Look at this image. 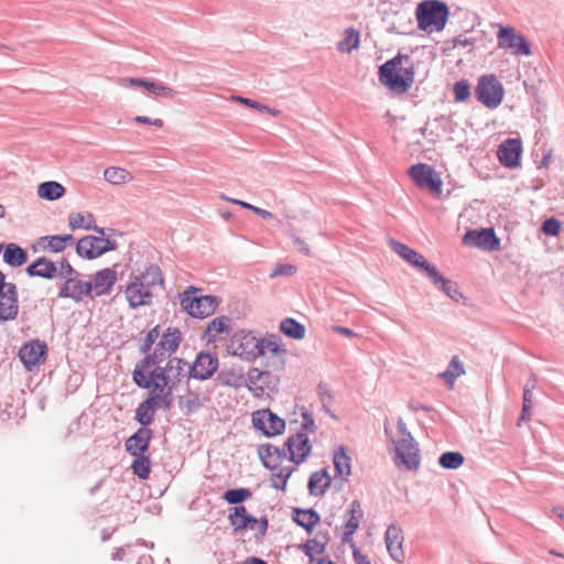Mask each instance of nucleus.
Listing matches in <instances>:
<instances>
[{"label": "nucleus", "mask_w": 564, "mask_h": 564, "mask_svg": "<svg viewBox=\"0 0 564 564\" xmlns=\"http://www.w3.org/2000/svg\"><path fill=\"white\" fill-rule=\"evenodd\" d=\"M226 350L229 356L246 362H253L270 355L271 359L267 360L268 367L278 371H284L286 368V345L274 334L259 337L251 329H239L230 336Z\"/></svg>", "instance_id": "1"}, {"label": "nucleus", "mask_w": 564, "mask_h": 564, "mask_svg": "<svg viewBox=\"0 0 564 564\" xmlns=\"http://www.w3.org/2000/svg\"><path fill=\"white\" fill-rule=\"evenodd\" d=\"M387 449L394 466L401 471H416L421 466V451L417 441L409 431L405 421L399 416L395 427L384 424Z\"/></svg>", "instance_id": "2"}, {"label": "nucleus", "mask_w": 564, "mask_h": 564, "mask_svg": "<svg viewBox=\"0 0 564 564\" xmlns=\"http://www.w3.org/2000/svg\"><path fill=\"white\" fill-rule=\"evenodd\" d=\"M156 360L147 356L134 369L133 380L140 388L149 390V397L159 403V408L169 409L173 402V390L169 384L165 370L155 367Z\"/></svg>", "instance_id": "3"}, {"label": "nucleus", "mask_w": 564, "mask_h": 564, "mask_svg": "<svg viewBox=\"0 0 564 564\" xmlns=\"http://www.w3.org/2000/svg\"><path fill=\"white\" fill-rule=\"evenodd\" d=\"M415 65L408 54L398 53L380 65L378 78L380 84L394 95H404L415 80Z\"/></svg>", "instance_id": "4"}, {"label": "nucleus", "mask_w": 564, "mask_h": 564, "mask_svg": "<svg viewBox=\"0 0 564 564\" xmlns=\"http://www.w3.org/2000/svg\"><path fill=\"white\" fill-rule=\"evenodd\" d=\"M300 414L302 417L301 431L290 435L283 444L289 463L294 467L302 465L311 456L313 445L307 433H313L316 430L314 416L305 406L300 408Z\"/></svg>", "instance_id": "5"}, {"label": "nucleus", "mask_w": 564, "mask_h": 564, "mask_svg": "<svg viewBox=\"0 0 564 564\" xmlns=\"http://www.w3.org/2000/svg\"><path fill=\"white\" fill-rule=\"evenodd\" d=\"M258 456L263 466L271 471V486L278 490H285L295 467L289 463L283 448L269 444L261 445L258 448Z\"/></svg>", "instance_id": "6"}, {"label": "nucleus", "mask_w": 564, "mask_h": 564, "mask_svg": "<svg viewBox=\"0 0 564 564\" xmlns=\"http://www.w3.org/2000/svg\"><path fill=\"white\" fill-rule=\"evenodd\" d=\"M158 279L154 268L133 273L123 289V296L130 308L150 306L153 302V289Z\"/></svg>", "instance_id": "7"}, {"label": "nucleus", "mask_w": 564, "mask_h": 564, "mask_svg": "<svg viewBox=\"0 0 564 564\" xmlns=\"http://www.w3.org/2000/svg\"><path fill=\"white\" fill-rule=\"evenodd\" d=\"M449 8L440 0H424L416 6L417 28L426 33L442 32L448 22Z\"/></svg>", "instance_id": "8"}, {"label": "nucleus", "mask_w": 564, "mask_h": 564, "mask_svg": "<svg viewBox=\"0 0 564 564\" xmlns=\"http://www.w3.org/2000/svg\"><path fill=\"white\" fill-rule=\"evenodd\" d=\"M278 370L265 365V368L250 367L247 371L246 389L256 399H268L278 393L281 377Z\"/></svg>", "instance_id": "9"}, {"label": "nucleus", "mask_w": 564, "mask_h": 564, "mask_svg": "<svg viewBox=\"0 0 564 564\" xmlns=\"http://www.w3.org/2000/svg\"><path fill=\"white\" fill-rule=\"evenodd\" d=\"M496 41L497 48L512 57H530L533 54L529 39L512 25L498 24Z\"/></svg>", "instance_id": "10"}, {"label": "nucleus", "mask_w": 564, "mask_h": 564, "mask_svg": "<svg viewBox=\"0 0 564 564\" xmlns=\"http://www.w3.org/2000/svg\"><path fill=\"white\" fill-rule=\"evenodd\" d=\"M95 231L98 235H87L76 241L75 250L79 258L95 260L117 249L116 241L106 236L104 228Z\"/></svg>", "instance_id": "11"}, {"label": "nucleus", "mask_w": 564, "mask_h": 564, "mask_svg": "<svg viewBox=\"0 0 564 564\" xmlns=\"http://www.w3.org/2000/svg\"><path fill=\"white\" fill-rule=\"evenodd\" d=\"M197 290L188 289L182 294L181 306L192 317L204 319L212 316L218 308L220 300L215 295H196Z\"/></svg>", "instance_id": "12"}, {"label": "nucleus", "mask_w": 564, "mask_h": 564, "mask_svg": "<svg viewBox=\"0 0 564 564\" xmlns=\"http://www.w3.org/2000/svg\"><path fill=\"white\" fill-rule=\"evenodd\" d=\"M475 94L486 108L496 109L503 101L505 88L496 75L487 74L478 78Z\"/></svg>", "instance_id": "13"}, {"label": "nucleus", "mask_w": 564, "mask_h": 564, "mask_svg": "<svg viewBox=\"0 0 564 564\" xmlns=\"http://www.w3.org/2000/svg\"><path fill=\"white\" fill-rule=\"evenodd\" d=\"M413 183L421 189L430 192L433 196H443V181L441 174L426 163H416L408 171Z\"/></svg>", "instance_id": "14"}, {"label": "nucleus", "mask_w": 564, "mask_h": 564, "mask_svg": "<svg viewBox=\"0 0 564 564\" xmlns=\"http://www.w3.org/2000/svg\"><path fill=\"white\" fill-rule=\"evenodd\" d=\"M390 248L412 269L425 275L429 280L438 269L424 254L397 240H390Z\"/></svg>", "instance_id": "15"}, {"label": "nucleus", "mask_w": 564, "mask_h": 564, "mask_svg": "<svg viewBox=\"0 0 564 564\" xmlns=\"http://www.w3.org/2000/svg\"><path fill=\"white\" fill-rule=\"evenodd\" d=\"M251 424L256 432L264 437H275L284 433L285 420L273 413L269 408L256 410L251 413Z\"/></svg>", "instance_id": "16"}, {"label": "nucleus", "mask_w": 564, "mask_h": 564, "mask_svg": "<svg viewBox=\"0 0 564 564\" xmlns=\"http://www.w3.org/2000/svg\"><path fill=\"white\" fill-rule=\"evenodd\" d=\"M228 520L235 532L252 530L257 536H263L268 529L265 518L257 519L252 517L243 506H235L230 509Z\"/></svg>", "instance_id": "17"}, {"label": "nucleus", "mask_w": 564, "mask_h": 564, "mask_svg": "<svg viewBox=\"0 0 564 564\" xmlns=\"http://www.w3.org/2000/svg\"><path fill=\"white\" fill-rule=\"evenodd\" d=\"M19 313L18 293L14 284L6 282L0 271V322L13 321Z\"/></svg>", "instance_id": "18"}, {"label": "nucleus", "mask_w": 564, "mask_h": 564, "mask_svg": "<svg viewBox=\"0 0 564 564\" xmlns=\"http://www.w3.org/2000/svg\"><path fill=\"white\" fill-rule=\"evenodd\" d=\"M118 281L113 267L102 268L90 275L87 281L89 296L100 297L109 295Z\"/></svg>", "instance_id": "19"}, {"label": "nucleus", "mask_w": 564, "mask_h": 564, "mask_svg": "<svg viewBox=\"0 0 564 564\" xmlns=\"http://www.w3.org/2000/svg\"><path fill=\"white\" fill-rule=\"evenodd\" d=\"M522 154V141L518 138L505 140L497 149V158L500 164L510 170H516L521 166Z\"/></svg>", "instance_id": "20"}, {"label": "nucleus", "mask_w": 564, "mask_h": 564, "mask_svg": "<svg viewBox=\"0 0 564 564\" xmlns=\"http://www.w3.org/2000/svg\"><path fill=\"white\" fill-rule=\"evenodd\" d=\"M218 366L219 360L216 354L210 351H200L197 354L189 368V376L200 381L207 380L214 376Z\"/></svg>", "instance_id": "21"}, {"label": "nucleus", "mask_w": 564, "mask_h": 564, "mask_svg": "<svg viewBox=\"0 0 564 564\" xmlns=\"http://www.w3.org/2000/svg\"><path fill=\"white\" fill-rule=\"evenodd\" d=\"M463 242L487 251H495L500 247V240L492 228L468 230L463 237Z\"/></svg>", "instance_id": "22"}, {"label": "nucleus", "mask_w": 564, "mask_h": 564, "mask_svg": "<svg viewBox=\"0 0 564 564\" xmlns=\"http://www.w3.org/2000/svg\"><path fill=\"white\" fill-rule=\"evenodd\" d=\"M119 84L124 88L141 87L148 90L155 98L173 99L176 96L175 89L154 80L126 77L120 79Z\"/></svg>", "instance_id": "23"}, {"label": "nucleus", "mask_w": 564, "mask_h": 564, "mask_svg": "<svg viewBox=\"0 0 564 564\" xmlns=\"http://www.w3.org/2000/svg\"><path fill=\"white\" fill-rule=\"evenodd\" d=\"M231 329V321L225 315L217 316L209 321L200 335V340L206 346H216L217 343Z\"/></svg>", "instance_id": "24"}, {"label": "nucleus", "mask_w": 564, "mask_h": 564, "mask_svg": "<svg viewBox=\"0 0 564 564\" xmlns=\"http://www.w3.org/2000/svg\"><path fill=\"white\" fill-rule=\"evenodd\" d=\"M46 345L41 340H31L25 343L19 351V357L28 370L40 366L46 358Z\"/></svg>", "instance_id": "25"}, {"label": "nucleus", "mask_w": 564, "mask_h": 564, "mask_svg": "<svg viewBox=\"0 0 564 564\" xmlns=\"http://www.w3.org/2000/svg\"><path fill=\"white\" fill-rule=\"evenodd\" d=\"M364 518V511L358 501H352L344 513L343 518V536L344 543H351L352 536L359 529L361 520Z\"/></svg>", "instance_id": "26"}, {"label": "nucleus", "mask_w": 564, "mask_h": 564, "mask_svg": "<svg viewBox=\"0 0 564 564\" xmlns=\"http://www.w3.org/2000/svg\"><path fill=\"white\" fill-rule=\"evenodd\" d=\"M58 296L61 299L72 300L75 303L83 302L89 296L87 281L80 280L79 274L75 275V278L68 276L59 286Z\"/></svg>", "instance_id": "27"}, {"label": "nucleus", "mask_w": 564, "mask_h": 564, "mask_svg": "<svg viewBox=\"0 0 564 564\" xmlns=\"http://www.w3.org/2000/svg\"><path fill=\"white\" fill-rule=\"evenodd\" d=\"M181 339L182 334L178 328H167L152 355V358L156 360V364L170 357L177 349ZM149 356L151 357V355Z\"/></svg>", "instance_id": "28"}, {"label": "nucleus", "mask_w": 564, "mask_h": 564, "mask_svg": "<svg viewBox=\"0 0 564 564\" xmlns=\"http://www.w3.org/2000/svg\"><path fill=\"white\" fill-rule=\"evenodd\" d=\"M431 284L440 292H442L445 296H447L451 301H453L456 304H464L465 303V296L463 295L462 291L459 290L458 284L446 278L440 269L436 270V272L429 279Z\"/></svg>", "instance_id": "29"}, {"label": "nucleus", "mask_w": 564, "mask_h": 564, "mask_svg": "<svg viewBox=\"0 0 564 564\" xmlns=\"http://www.w3.org/2000/svg\"><path fill=\"white\" fill-rule=\"evenodd\" d=\"M384 542L392 561L397 564H402L405 561L403 550L404 535L402 530L397 525H390L384 533Z\"/></svg>", "instance_id": "30"}, {"label": "nucleus", "mask_w": 564, "mask_h": 564, "mask_svg": "<svg viewBox=\"0 0 564 564\" xmlns=\"http://www.w3.org/2000/svg\"><path fill=\"white\" fill-rule=\"evenodd\" d=\"M75 243V238L70 234L47 235L37 239L39 248L48 253H62Z\"/></svg>", "instance_id": "31"}, {"label": "nucleus", "mask_w": 564, "mask_h": 564, "mask_svg": "<svg viewBox=\"0 0 564 564\" xmlns=\"http://www.w3.org/2000/svg\"><path fill=\"white\" fill-rule=\"evenodd\" d=\"M217 381L220 386L232 389H240L246 387L247 372H245L243 367L239 365H232L224 368L218 373Z\"/></svg>", "instance_id": "32"}, {"label": "nucleus", "mask_w": 564, "mask_h": 564, "mask_svg": "<svg viewBox=\"0 0 564 564\" xmlns=\"http://www.w3.org/2000/svg\"><path fill=\"white\" fill-rule=\"evenodd\" d=\"M104 181L113 187H124L134 182L133 173L127 167L119 165L107 166L102 171Z\"/></svg>", "instance_id": "33"}, {"label": "nucleus", "mask_w": 564, "mask_h": 564, "mask_svg": "<svg viewBox=\"0 0 564 564\" xmlns=\"http://www.w3.org/2000/svg\"><path fill=\"white\" fill-rule=\"evenodd\" d=\"M333 463L335 477L341 481H347L351 475V457L346 447L339 446L334 451Z\"/></svg>", "instance_id": "34"}, {"label": "nucleus", "mask_w": 564, "mask_h": 564, "mask_svg": "<svg viewBox=\"0 0 564 564\" xmlns=\"http://www.w3.org/2000/svg\"><path fill=\"white\" fill-rule=\"evenodd\" d=\"M151 440V431L142 427L130 436L126 443L127 451L133 456H144Z\"/></svg>", "instance_id": "35"}, {"label": "nucleus", "mask_w": 564, "mask_h": 564, "mask_svg": "<svg viewBox=\"0 0 564 564\" xmlns=\"http://www.w3.org/2000/svg\"><path fill=\"white\" fill-rule=\"evenodd\" d=\"M67 224L70 230H97L95 216L90 212H75L67 217Z\"/></svg>", "instance_id": "36"}, {"label": "nucleus", "mask_w": 564, "mask_h": 564, "mask_svg": "<svg viewBox=\"0 0 564 564\" xmlns=\"http://www.w3.org/2000/svg\"><path fill=\"white\" fill-rule=\"evenodd\" d=\"M279 330L286 338L301 341L306 336V327L304 324L293 317H284L279 324Z\"/></svg>", "instance_id": "37"}, {"label": "nucleus", "mask_w": 564, "mask_h": 564, "mask_svg": "<svg viewBox=\"0 0 564 564\" xmlns=\"http://www.w3.org/2000/svg\"><path fill=\"white\" fill-rule=\"evenodd\" d=\"M26 272L30 276H36V278L50 280L56 275L57 268L52 260H50L45 257H42V258H39L33 263H31L26 268Z\"/></svg>", "instance_id": "38"}, {"label": "nucleus", "mask_w": 564, "mask_h": 564, "mask_svg": "<svg viewBox=\"0 0 564 564\" xmlns=\"http://www.w3.org/2000/svg\"><path fill=\"white\" fill-rule=\"evenodd\" d=\"M332 478L327 469L313 473L308 479V491L312 496H323L330 487Z\"/></svg>", "instance_id": "39"}, {"label": "nucleus", "mask_w": 564, "mask_h": 564, "mask_svg": "<svg viewBox=\"0 0 564 564\" xmlns=\"http://www.w3.org/2000/svg\"><path fill=\"white\" fill-rule=\"evenodd\" d=\"M66 193V188L56 181H46L39 184L36 194L40 199L54 202L62 198Z\"/></svg>", "instance_id": "40"}, {"label": "nucleus", "mask_w": 564, "mask_h": 564, "mask_svg": "<svg viewBox=\"0 0 564 564\" xmlns=\"http://www.w3.org/2000/svg\"><path fill=\"white\" fill-rule=\"evenodd\" d=\"M328 541V533H324L322 540L310 539L300 547L310 557L311 562H314L325 554Z\"/></svg>", "instance_id": "41"}, {"label": "nucleus", "mask_w": 564, "mask_h": 564, "mask_svg": "<svg viewBox=\"0 0 564 564\" xmlns=\"http://www.w3.org/2000/svg\"><path fill=\"white\" fill-rule=\"evenodd\" d=\"M293 520L304 528L307 533H312L321 518L314 509H297L294 511Z\"/></svg>", "instance_id": "42"}, {"label": "nucleus", "mask_w": 564, "mask_h": 564, "mask_svg": "<svg viewBox=\"0 0 564 564\" xmlns=\"http://www.w3.org/2000/svg\"><path fill=\"white\" fill-rule=\"evenodd\" d=\"M28 260V254L24 249L15 243H8L3 251V261L10 267L18 268L24 264Z\"/></svg>", "instance_id": "43"}, {"label": "nucleus", "mask_w": 564, "mask_h": 564, "mask_svg": "<svg viewBox=\"0 0 564 564\" xmlns=\"http://www.w3.org/2000/svg\"><path fill=\"white\" fill-rule=\"evenodd\" d=\"M360 46V32L354 28L344 31L341 40L337 43L340 53H350Z\"/></svg>", "instance_id": "44"}, {"label": "nucleus", "mask_w": 564, "mask_h": 564, "mask_svg": "<svg viewBox=\"0 0 564 564\" xmlns=\"http://www.w3.org/2000/svg\"><path fill=\"white\" fill-rule=\"evenodd\" d=\"M155 408L159 403L147 398L135 410V420L143 426L151 424L154 420Z\"/></svg>", "instance_id": "45"}, {"label": "nucleus", "mask_w": 564, "mask_h": 564, "mask_svg": "<svg viewBox=\"0 0 564 564\" xmlns=\"http://www.w3.org/2000/svg\"><path fill=\"white\" fill-rule=\"evenodd\" d=\"M465 373L463 364L458 357H453L447 368L440 373V377L452 388L457 378Z\"/></svg>", "instance_id": "46"}, {"label": "nucleus", "mask_w": 564, "mask_h": 564, "mask_svg": "<svg viewBox=\"0 0 564 564\" xmlns=\"http://www.w3.org/2000/svg\"><path fill=\"white\" fill-rule=\"evenodd\" d=\"M204 402L205 399L200 394L188 392L180 398L178 405L184 413L191 414L199 410Z\"/></svg>", "instance_id": "47"}, {"label": "nucleus", "mask_w": 564, "mask_h": 564, "mask_svg": "<svg viewBox=\"0 0 564 564\" xmlns=\"http://www.w3.org/2000/svg\"><path fill=\"white\" fill-rule=\"evenodd\" d=\"M465 462L464 455L459 452L449 451L438 457V464L444 469H458Z\"/></svg>", "instance_id": "48"}, {"label": "nucleus", "mask_w": 564, "mask_h": 564, "mask_svg": "<svg viewBox=\"0 0 564 564\" xmlns=\"http://www.w3.org/2000/svg\"><path fill=\"white\" fill-rule=\"evenodd\" d=\"M232 100L237 101V102H240L247 107H250L261 113H267L271 117H280L281 116V110L278 109V108H271V107H268L267 105L264 104H261V102H258L256 100H252V99H249V98H245V97H241V96H232Z\"/></svg>", "instance_id": "49"}, {"label": "nucleus", "mask_w": 564, "mask_h": 564, "mask_svg": "<svg viewBox=\"0 0 564 564\" xmlns=\"http://www.w3.org/2000/svg\"><path fill=\"white\" fill-rule=\"evenodd\" d=\"M133 473L140 478V479H148L151 471V463L149 457L147 456H139L134 459L132 466H131Z\"/></svg>", "instance_id": "50"}, {"label": "nucleus", "mask_w": 564, "mask_h": 564, "mask_svg": "<svg viewBox=\"0 0 564 564\" xmlns=\"http://www.w3.org/2000/svg\"><path fill=\"white\" fill-rule=\"evenodd\" d=\"M454 98L457 102H464L470 97V84L466 79H460L454 84Z\"/></svg>", "instance_id": "51"}, {"label": "nucleus", "mask_w": 564, "mask_h": 564, "mask_svg": "<svg viewBox=\"0 0 564 564\" xmlns=\"http://www.w3.org/2000/svg\"><path fill=\"white\" fill-rule=\"evenodd\" d=\"M251 497V492L245 488L227 490L224 494V499L231 505H238Z\"/></svg>", "instance_id": "52"}, {"label": "nucleus", "mask_w": 564, "mask_h": 564, "mask_svg": "<svg viewBox=\"0 0 564 564\" xmlns=\"http://www.w3.org/2000/svg\"><path fill=\"white\" fill-rule=\"evenodd\" d=\"M296 272H297L296 265L290 264V263H280V264H276L272 269L270 276L271 278H278V276H283V275L291 276V275H294Z\"/></svg>", "instance_id": "53"}, {"label": "nucleus", "mask_w": 564, "mask_h": 564, "mask_svg": "<svg viewBox=\"0 0 564 564\" xmlns=\"http://www.w3.org/2000/svg\"><path fill=\"white\" fill-rule=\"evenodd\" d=\"M562 225L556 218H549L542 225V231L551 237H555L561 232Z\"/></svg>", "instance_id": "54"}, {"label": "nucleus", "mask_w": 564, "mask_h": 564, "mask_svg": "<svg viewBox=\"0 0 564 564\" xmlns=\"http://www.w3.org/2000/svg\"><path fill=\"white\" fill-rule=\"evenodd\" d=\"M476 45V39L468 35H458L453 40V47H469L474 48Z\"/></svg>", "instance_id": "55"}, {"label": "nucleus", "mask_w": 564, "mask_h": 564, "mask_svg": "<svg viewBox=\"0 0 564 564\" xmlns=\"http://www.w3.org/2000/svg\"><path fill=\"white\" fill-rule=\"evenodd\" d=\"M348 544L351 549L355 564H371L369 557L360 551V549L357 546L355 542Z\"/></svg>", "instance_id": "56"}, {"label": "nucleus", "mask_w": 564, "mask_h": 564, "mask_svg": "<svg viewBox=\"0 0 564 564\" xmlns=\"http://www.w3.org/2000/svg\"><path fill=\"white\" fill-rule=\"evenodd\" d=\"M59 276L62 280H66L68 276L75 278V275L78 274V272L72 267V264L67 260H62L59 262Z\"/></svg>", "instance_id": "57"}, {"label": "nucleus", "mask_w": 564, "mask_h": 564, "mask_svg": "<svg viewBox=\"0 0 564 564\" xmlns=\"http://www.w3.org/2000/svg\"><path fill=\"white\" fill-rule=\"evenodd\" d=\"M134 121L142 124L153 126L155 128H162L164 126V121L161 118L151 119L145 116H137L134 117Z\"/></svg>", "instance_id": "58"}, {"label": "nucleus", "mask_w": 564, "mask_h": 564, "mask_svg": "<svg viewBox=\"0 0 564 564\" xmlns=\"http://www.w3.org/2000/svg\"><path fill=\"white\" fill-rule=\"evenodd\" d=\"M159 336H160V327L155 326L147 335V338H145V341H144V351H147V350H149L151 348V346L159 338Z\"/></svg>", "instance_id": "59"}, {"label": "nucleus", "mask_w": 564, "mask_h": 564, "mask_svg": "<svg viewBox=\"0 0 564 564\" xmlns=\"http://www.w3.org/2000/svg\"><path fill=\"white\" fill-rule=\"evenodd\" d=\"M435 124H436V121L434 123H430V124L425 126L421 130L423 137H425L431 142H435L436 139L438 138V134L434 133V131L438 128V127H434Z\"/></svg>", "instance_id": "60"}, {"label": "nucleus", "mask_w": 564, "mask_h": 564, "mask_svg": "<svg viewBox=\"0 0 564 564\" xmlns=\"http://www.w3.org/2000/svg\"><path fill=\"white\" fill-rule=\"evenodd\" d=\"M531 403V393L528 389L524 390L523 393V409H522V419L529 415Z\"/></svg>", "instance_id": "61"}, {"label": "nucleus", "mask_w": 564, "mask_h": 564, "mask_svg": "<svg viewBox=\"0 0 564 564\" xmlns=\"http://www.w3.org/2000/svg\"><path fill=\"white\" fill-rule=\"evenodd\" d=\"M293 243L296 246V248L304 254L308 256L311 253L310 246L300 237L293 238Z\"/></svg>", "instance_id": "62"}, {"label": "nucleus", "mask_w": 564, "mask_h": 564, "mask_svg": "<svg viewBox=\"0 0 564 564\" xmlns=\"http://www.w3.org/2000/svg\"><path fill=\"white\" fill-rule=\"evenodd\" d=\"M226 200L230 202L231 204L241 206V207H243L246 209H249L251 212H254V208H256L254 205H251V204H249V203H247L245 200H240V199H236V198H229V197H227Z\"/></svg>", "instance_id": "63"}, {"label": "nucleus", "mask_w": 564, "mask_h": 564, "mask_svg": "<svg viewBox=\"0 0 564 564\" xmlns=\"http://www.w3.org/2000/svg\"><path fill=\"white\" fill-rule=\"evenodd\" d=\"M256 215H258L259 217H261L262 219H265V220H271L273 215L272 213H270L269 210L267 209H263V208H260V207H257L254 208V212H253Z\"/></svg>", "instance_id": "64"}]
</instances>
